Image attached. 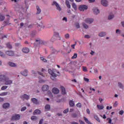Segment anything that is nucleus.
Instances as JSON below:
<instances>
[{"mask_svg":"<svg viewBox=\"0 0 124 124\" xmlns=\"http://www.w3.org/2000/svg\"><path fill=\"white\" fill-rule=\"evenodd\" d=\"M75 46H76V44H73L71 45V47L73 49H75Z\"/></svg>","mask_w":124,"mask_h":124,"instance_id":"0e129e2a","label":"nucleus"},{"mask_svg":"<svg viewBox=\"0 0 124 124\" xmlns=\"http://www.w3.org/2000/svg\"><path fill=\"white\" fill-rule=\"evenodd\" d=\"M20 120V115L16 114L13 115L11 118V121H18Z\"/></svg>","mask_w":124,"mask_h":124,"instance_id":"39448f33","label":"nucleus"},{"mask_svg":"<svg viewBox=\"0 0 124 124\" xmlns=\"http://www.w3.org/2000/svg\"><path fill=\"white\" fill-rule=\"evenodd\" d=\"M82 69H83V71H84V72H87V71H88V69L86 66H83Z\"/></svg>","mask_w":124,"mask_h":124,"instance_id":"a18cd8bd","label":"nucleus"},{"mask_svg":"<svg viewBox=\"0 0 124 124\" xmlns=\"http://www.w3.org/2000/svg\"><path fill=\"white\" fill-rule=\"evenodd\" d=\"M22 52L25 54H27L30 52V49L28 47H24L22 48Z\"/></svg>","mask_w":124,"mask_h":124,"instance_id":"2eb2a0df","label":"nucleus"},{"mask_svg":"<svg viewBox=\"0 0 124 124\" xmlns=\"http://www.w3.org/2000/svg\"><path fill=\"white\" fill-rule=\"evenodd\" d=\"M31 73H32V74H34V75L35 76H36V75L37 74L36 73V72H35V71H33V70L32 71Z\"/></svg>","mask_w":124,"mask_h":124,"instance_id":"052dcab7","label":"nucleus"},{"mask_svg":"<svg viewBox=\"0 0 124 124\" xmlns=\"http://www.w3.org/2000/svg\"><path fill=\"white\" fill-rule=\"evenodd\" d=\"M78 9L80 10V11H85V10H87V9H88V6L86 5H80Z\"/></svg>","mask_w":124,"mask_h":124,"instance_id":"7ed1b4c3","label":"nucleus"},{"mask_svg":"<svg viewBox=\"0 0 124 124\" xmlns=\"http://www.w3.org/2000/svg\"><path fill=\"white\" fill-rule=\"evenodd\" d=\"M93 13H94V14H95V15H97V14H98L99 13V9H98V8H93Z\"/></svg>","mask_w":124,"mask_h":124,"instance_id":"ddd939ff","label":"nucleus"},{"mask_svg":"<svg viewBox=\"0 0 124 124\" xmlns=\"http://www.w3.org/2000/svg\"><path fill=\"white\" fill-rule=\"evenodd\" d=\"M9 79L8 78L6 77V79L4 80L5 81V85H11L12 84V80Z\"/></svg>","mask_w":124,"mask_h":124,"instance_id":"423d86ee","label":"nucleus"},{"mask_svg":"<svg viewBox=\"0 0 124 124\" xmlns=\"http://www.w3.org/2000/svg\"><path fill=\"white\" fill-rule=\"evenodd\" d=\"M79 123L80 124H85V122H84V121H82V120H79Z\"/></svg>","mask_w":124,"mask_h":124,"instance_id":"69168bd1","label":"nucleus"},{"mask_svg":"<svg viewBox=\"0 0 124 124\" xmlns=\"http://www.w3.org/2000/svg\"><path fill=\"white\" fill-rule=\"evenodd\" d=\"M7 37V35H2V34H0V39H3V38H6Z\"/></svg>","mask_w":124,"mask_h":124,"instance_id":"72a5a7b5","label":"nucleus"},{"mask_svg":"<svg viewBox=\"0 0 124 124\" xmlns=\"http://www.w3.org/2000/svg\"><path fill=\"white\" fill-rule=\"evenodd\" d=\"M4 19H5V17L4 16L2 15H0V21H1V22H2L4 21Z\"/></svg>","mask_w":124,"mask_h":124,"instance_id":"c756f323","label":"nucleus"},{"mask_svg":"<svg viewBox=\"0 0 124 124\" xmlns=\"http://www.w3.org/2000/svg\"><path fill=\"white\" fill-rule=\"evenodd\" d=\"M94 118L95 120H96L98 122V123H100V120H99V118H98V117L96 115H94Z\"/></svg>","mask_w":124,"mask_h":124,"instance_id":"4c0bfd02","label":"nucleus"},{"mask_svg":"<svg viewBox=\"0 0 124 124\" xmlns=\"http://www.w3.org/2000/svg\"><path fill=\"white\" fill-rule=\"evenodd\" d=\"M72 116L73 118H77V114L76 113L72 114Z\"/></svg>","mask_w":124,"mask_h":124,"instance_id":"864d4df0","label":"nucleus"},{"mask_svg":"<svg viewBox=\"0 0 124 124\" xmlns=\"http://www.w3.org/2000/svg\"><path fill=\"white\" fill-rule=\"evenodd\" d=\"M48 72L51 76L50 77V78L53 81H55L56 80V78L57 76H60L61 74H60V72H58V71L55 69H53L52 70L51 69H48Z\"/></svg>","mask_w":124,"mask_h":124,"instance_id":"f257e3e1","label":"nucleus"},{"mask_svg":"<svg viewBox=\"0 0 124 124\" xmlns=\"http://www.w3.org/2000/svg\"><path fill=\"white\" fill-rule=\"evenodd\" d=\"M118 86L120 89H124V85H123L120 82H118Z\"/></svg>","mask_w":124,"mask_h":124,"instance_id":"79ce46f5","label":"nucleus"},{"mask_svg":"<svg viewBox=\"0 0 124 124\" xmlns=\"http://www.w3.org/2000/svg\"><path fill=\"white\" fill-rule=\"evenodd\" d=\"M64 36H65V38H66V39H69V37H70V36L69 35V34H68V33L65 34Z\"/></svg>","mask_w":124,"mask_h":124,"instance_id":"a19ab883","label":"nucleus"},{"mask_svg":"<svg viewBox=\"0 0 124 124\" xmlns=\"http://www.w3.org/2000/svg\"><path fill=\"white\" fill-rule=\"evenodd\" d=\"M65 4L68 9H70V8H71V6L70 5V4H69V1L66 0L65 1Z\"/></svg>","mask_w":124,"mask_h":124,"instance_id":"5701e85b","label":"nucleus"},{"mask_svg":"<svg viewBox=\"0 0 124 124\" xmlns=\"http://www.w3.org/2000/svg\"><path fill=\"white\" fill-rule=\"evenodd\" d=\"M26 110H27V107H23V108H21V111H26Z\"/></svg>","mask_w":124,"mask_h":124,"instance_id":"3c124183","label":"nucleus"},{"mask_svg":"<svg viewBox=\"0 0 124 124\" xmlns=\"http://www.w3.org/2000/svg\"><path fill=\"white\" fill-rule=\"evenodd\" d=\"M69 103L71 107H74V106H75V104H74V101H73V100H70Z\"/></svg>","mask_w":124,"mask_h":124,"instance_id":"a878e982","label":"nucleus"},{"mask_svg":"<svg viewBox=\"0 0 124 124\" xmlns=\"http://www.w3.org/2000/svg\"><path fill=\"white\" fill-rule=\"evenodd\" d=\"M35 41L37 42L38 44H42V45H47V43H48V41L40 39H36Z\"/></svg>","mask_w":124,"mask_h":124,"instance_id":"f03ea898","label":"nucleus"},{"mask_svg":"<svg viewBox=\"0 0 124 124\" xmlns=\"http://www.w3.org/2000/svg\"><path fill=\"white\" fill-rule=\"evenodd\" d=\"M68 111H69V109H65L63 111V113L64 114H66V113H68Z\"/></svg>","mask_w":124,"mask_h":124,"instance_id":"5fc2aeb1","label":"nucleus"},{"mask_svg":"<svg viewBox=\"0 0 124 124\" xmlns=\"http://www.w3.org/2000/svg\"><path fill=\"white\" fill-rule=\"evenodd\" d=\"M43 92H47L49 90V86L47 85H44L42 88Z\"/></svg>","mask_w":124,"mask_h":124,"instance_id":"9d476101","label":"nucleus"},{"mask_svg":"<svg viewBox=\"0 0 124 124\" xmlns=\"http://www.w3.org/2000/svg\"><path fill=\"white\" fill-rule=\"evenodd\" d=\"M77 53H75L74 55L72 57V59H76L77 58Z\"/></svg>","mask_w":124,"mask_h":124,"instance_id":"09e8293b","label":"nucleus"},{"mask_svg":"<svg viewBox=\"0 0 124 124\" xmlns=\"http://www.w3.org/2000/svg\"><path fill=\"white\" fill-rule=\"evenodd\" d=\"M41 61H43L44 62H47V60H46L45 58H44L43 57H41L40 58Z\"/></svg>","mask_w":124,"mask_h":124,"instance_id":"de8ad7c7","label":"nucleus"},{"mask_svg":"<svg viewBox=\"0 0 124 124\" xmlns=\"http://www.w3.org/2000/svg\"><path fill=\"white\" fill-rule=\"evenodd\" d=\"M50 50L51 51V54H58V53H59V51L56 50L53 47L50 48Z\"/></svg>","mask_w":124,"mask_h":124,"instance_id":"a211bd4d","label":"nucleus"},{"mask_svg":"<svg viewBox=\"0 0 124 124\" xmlns=\"http://www.w3.org/2000/svg\"><path fill=\"white\" fill-rule=\"evenodd\" d=\"M45 82V80L44 79H41L39 80V83H44Z\"/></svg>","mask_w":124,"mask_h":124,"instance_id":"e2e57ef3","label":"nucleus"},{"mask_svg":"<svg viewBox=\"0 0 124 124\" xmlns=\"http://www.w3.org/2000/svg\"><path fill=\"white\" fill-rule=\"evenodd\" d=\"M10 106V104L8 103H5L3 104V108L4 109H6V108H8Z\"/></svg>","mask_w":124,"mask_h":124,"instance_id":"aec40b11","label":"nucleus"},{"mask_svg":"<svg viewBox=\"0 0 124 124\" xmlns=\"http://www.w3.org/2000/svg\"><path fill=\"white\" fill-rule=\"evenodd\" d=\"M84 80L85 82H87V83H89V81H90V79H89V78H84Z\"/></svg>","mask_w":124,"mask_h":124,"instance_id":"603ef678","label":"nucleus"},{"mask_svg":"<svg viewBox=\"0 0 124 124\" xmlns=\"http://www.w3.org/2000/svg\"><path fill=\"white\" fill-rule=\"evenodd\" d=\"M4 100L3 98L0 97V102H2Z\"/></svg>","mask_w":124,"mask_h":124,"instance_id":"338daca9","label":"nucleus"},{"mask_svg":"<svg viewBox=\"0 0 124 124\" xmlns=\"http://www.w3.org/2000/svg\"><path fill=\"white\" fill-rule=\"evenodd\" d=\"M75 25L76 26V28H77V29H80V24H79V23L76 22Z\"/></svg>","mask_w":124,"mask_h":124,"instance_id":"58836bf2","label":"nucleus"},{"mask_svg":"<svg viewBox=\"0 0 124 124\" xmlns=\"http://www.w3.org/2000/svg\"><path fill=\"white\" fill-rule=\"evenodd\" d=\"M6 46L7 48H9V49H12V45L10 44V43H8L6 44Z\"/></svg>","mask_w":124,"mask_h":124,"instance_id":"2f4dec72","label":"nucleus"},{"mask_svg":"<svg viewBox=\"0 0 124 124\" xmlns=\"http://www.w3.org/2000/svg\"><path fill=\"white\" fill-rule=\"evenodd\" d=\"M46 111H49L51 109V106L49 105H46L45 107Z\"/></svg>","mask_w":124,"mask_h":124,"instance_id":"393cba45","label":"nucleus"},{"mask_svg":"<svg viewBox=\"0 0 124 124\" xmlns=\"http://www.w3.org/2000/svg\"><path fill=\"white\" fill-rule=\"evenodd\" d=\"M97 107L98 109H100L101 110H102V109H103V108H104V107L103 106L99 105H97Z\"/></svg>","mask_w":124,"mask_h":124,"instance_id":"c9c22d12","label":"nucleus"},{"mask_svg":"<svg viewBox=\"0 0 124 124\" xmlns=\"http://www.w3.org/2000/svg\"><path fill=\"white\" fill-rule=\"evenodd\" d=\"M36 7L37 9V14H40V13H41V9L38 6H36Z\"/></svg>","mask_w":124,"mask_h":124,"instance_id":"b1692460","label":"nucleus"},{"mask_svg":"<svg viewBox=\"0 0 124 124\" xmlns=\"http://www.w3.org/2000/svg\"><path fill=\"white\" fill-rule=\"evenodd\" d=\"M101 4H102L103 6H107V5H108V1L106 0H102Z\"/></svg>","mask_w":124,"mask_h":124,"instance_id":"dca6fc26","label":"nucleus"},{"mask_svg":"<svg viewBox=\"0 0 124 124\" xmlns=\"http://www.w3.org/2000/svg\"><path fill=\"white\" fill-rule=\"evenodd\" d=\"M0 56L2 57V58H5V54L0 51Z\"/></svg>","mask_w":124,"mask_h":124,"instance_id":"ea45409f","label":"nucleus"},{"mask_svg":"<svg viewBox=\"0 0 124 124\" xmlns=\"http://www.w3.org/2000/svg\"><path fill=\"white\" fill-rule=\"evenodd\" d=\"M106 35V33L104 32H101L100 33H99L98 36H100V37H103V36H105Z\"/></svg>","mask_w":124,"mask_h":124,"instance_id":"bb28decb","label":"nucleus"},{"mask_svg":"<svg viewBox=\"0 0 124 124\" xmlns=\"http://www.w3.org/2000/svg\"><path fill=\"white\" fill-rule=\"evenodd\" d=\"M118 106V103H117V102H115L113 104V107H117Z\"/></svg>","mask_w":124,"mask_h":124,"instance_id":"680f3d73","label":"nucleus"},{"mask_svg":"<svg viewBox=\"0 0 124 124\" xmlns=\"http://www.w3.org/2000/svg\"><path fill=\"white\" fill-rule=\"evenodd\" d=\"M54 36H56V37H59L60 36V33L58 32H55L54 33Z\"/></svg>","mask_w":124,"mask_h":124,"instance_id":"37998d69","label":"nucleus"},{"mask_svg":"<svg viewBox=\"0 0 124 124\" xmlns=\"http://www.w3.org/2000/svg\"><path fill=\"white\" fill-rule=\"evenodd\" d=\"M41 114V111L39 109H35L33 112V115H39Z\"/></svg>","mask_w":124,"mask_h":124,"instance_id":"6ab92c4d","label":"nucleus"},{"mask_svg":"<svg viewBox=\"0 0 124 124\" xmlns=\"http://www.w3.org/2000/svg\"><path fill=\"white\" fill-rule=\"evenodd\" d=\"M124 112V110H121L119 111V114L120 115H123Z\"/></svg>","mask_w":124,"mask_h":124,"instance_id":"13d9d810","label":"nucleus"},{"mask_svg":"<svg viewBox=\"0 0 124 124\" xmlns=\"http://www.w3.org/2000/svg\"><path fill=\"white\" fill-rule=\"evenodd\" d=\"M31 101L32 102V103H34V104H39V101H38V100H37L35 98H31Z\"/></svg>","mask_w":124,"mask_h":124,"instance_id":"9b49d317","label":"nucleus"},{"mask_svg":"<svg viewBox=\"0 0 124 124\" xmlns=\"http://www.w3.org/2000/svg\"><path fill=\"white\" fill-rule=\"evenodd\" d=\"M20 98L22 99V100H24L26 99V100H29L30 99V96L27 95L26 94H25L24 95H22L20 96Z\"/></svg>","mask_w":124,"mask_h":124,"instance_id":"6e6552de","label":"nucleus"},{"mask_svg":"<svg viewBox=\"0 0 124 124\" xmlns=\"http://www.w3.org/2000/svg\"><path fill=\"white\" fill-rule=\"evenodd\" d=\"M82 26H83V28L86 29H87L89 28V26L85 23H82Z\"/></svg>","mask_w":124,"mask_h":124,"instance_id":"473e14b6","label":"nucleus"},{"mask_svg":"<svg viewBox=\"0 0 124 124\" xmlns=\"http://www.w3.org/2000/svg\"><path fill=\"white\" fill-rule=\"evenodd\" d=\"M61 89L62 94H65L66 93V92L65 91V88H64V87H63V86H61Z\"/></svg>","mask_w":124,"mask_h":124,"instance_id":"412c9836","label":"nucleus"},{"mask_svg":"<svg viewBox=\"0 0 124 124\" xmlns=\"http://www.w3.org/2000/svg\"><path fill=\"white\" fill-rule=\"evenodd\" d=\"M42 123H43V119H41V120L39 121V124H42Z\"/></svg>","mask_w":124,"mask_h":124,"instance_id":"774afa93","label":"nucleus"},{"mask_svg":"<svg viewBox=\"0 0 124 124\" xmlns=\"http://www.w3.org/2000/svg\"><path fill=\"white\" fill-rule=\"evenodd\" d=\"M55 40H56V38H55L54 37H52L50 40V41H51V42H54Z\"/></svg>","mask_w":124,"mask_h":124,"instance_id":"6e6d98bb","label":"nucleus"},{"mask_svg":"<svg viewBox=\"0 0 124 124\" xmlns=\"http://www.w3.org/2000/svg\"><path fill=\"white\" fill-rule=\"evenodd\" d=\"M36 27H37V28H38L39 31H41V30H42V29H44V28H45V26L43 25L42 23H41L39 25L37 24Z\"/></svg>","mask_w":124,"mask_h":124,"instance_id":"f8f14e48","label":"nucleus"},{"mask_svg":"<svg viewBox=\"0 0 124 124\" xmlns=\"http://www.w3.org/2000/svg\"><path fill=\"white\" fill-rule=\"evenodd\" d=\"M77 107H78L79 108H81V107H82V104H81V103H78L77 104Z\"/></svg>","mask_w":124,"mask_h":124,"instance_id":"8fccbe9b","label":"nucleus"},{"mask_svg":"<svg viewBox=\"0 0 124 124\" xmlns=\"http://www.w3.org/2000/svg\"><path fill=\"white\" fill-rule=\"evenodd\" d=\"M8 93L7 92H4L1 93L0 95H1L2 96H3L4 95H7V94Z\"/></svg>","mask_w":124,"mask_h":124,"instance_id":"49530a36","label":"nucleus"},{"mask_svg":"<svg viewBox=\"0 0 124 124\" xmlns=\"http://www.w3.org/2000/svg\"><path fill=\"white\" fill-rule=\"evenodd\" d=\"M31 120L32 121H36V120H37V117L35 116H33L31 117Z\"/></svg>","mask_w":124,"mask_h":124,"instance_id":"e433bc0d","label":"nucleus"},{"mask_svg":"<svg viewBox=\"0 0 124 124\" xmlns=\"http://www.w3.org/2000/svg\"><path fill=\"white\" fill-rule=\"evenodd\" d=\"M8 65H9L10 66H12V67H16V66H17L16 64H15V63L12 62H9L8 63Z\"/></svg>","mask_w":124,"mask_h":124,"instance_id":"4be33fe9","label":"nucleus"},{"mask_svg":"<svg viewBox=\"0 0 124 124\" xmlns=\"http://www.w3.org/2000/svg\"><path fill=\"white\" fill-rule=\"evenodd\" d=\"M85 22L87 24H93V19L88 18L85 19Z\"/></svg>","mask_w":124,"mask_h":124,"instance_id":"0eeeda50","label":"nucleus"},{"mask_svg":"<svg viewBox=\"0 0 124 124\" xmlns=\"http://www.w3.org/2000/svg\"><path fill=\"white\" fill-rule=\"evenodd\" d=\"M85 38H91V36L89 35H85L84 36Z\"/></svg>","mask_w":124,"mask_h":124,"instance_id":"4d7b16f0","label":"nucleus"},{"mask_svg":"<svg viewBox=\"0 0 124 124\" xmlns=\"http://www.w3.org/2000/svg\"><path fill=\"white\" fill-rule=\"evenodd\" d=\"M21 74L24 76H28V70H24V72H21Z\"/></svg>","mask_w":124,"mask_h":124,"instance_id":"c85d7f7f","label":"nucleus"},{"mask_svg":"<svg viewBox=\"0 0 124 124\" xmlns=\"http://www.w3.org/2000/svg\"><path fill=\"white\" fill-rule=\"evenodd\" d=\"M83 119H84L85 122L87 124H92V123H91V122H90V121H89V120H88V119H87V118H86V117H85V116L83 117Z\"/></svg>","mask_w":124,"mask_h":124,"instance_id":"cd10ccee","label":"nucleus"},{"mask_svg":"<svg viewBox=\"0 0 124 124\" xmlns=\"http://www.w3.org/2000/svg\"><path fill=\"white\" fill-rule=\"evenodd\" d=\"M107 120H108V124H111L112 123V120L110 118H107Z\"/></svg>","mask_w":124,"mask_h":124,"instance_id":"bf43d9fd","label":"nucleus"},{"mask_svg":"<svg viewBox=\"0 0 124 124\" xmlns=\"http://www.w3.org/2000/svg\"><path fill=\"white\" fill-rule=\"evenodd\" d=\"M52 5H55L56 7H57V10H59V11H61V7L60 6V5H59V4H58V3H57V2L53 1V2L52 3Z\"/></svg>","mask_w":124,"mask_h":124,"instance_id":"1a4fd4ad","label":"nucleus"},{"mask_svg":"<svg viewBox=\"0 0 124 124\" xmlns=\"http://www.w3.org/2000/svg\"><path fill=\"white\" fill-rule=\"evenodd\" d=\"M114 16L112 14H110L108 16V20H112L114 18Z\"/></svg>","mask_w":124,"mask_h":124,"instance_id":"7c9ffc66","label":"nucleus"},{"mask_svg":"<svg viewBox=\"0 0 124 124\" xmlns=\"http://www.w3.org/2000/svg\"><path fill=\"white\" fill-rule=\"evenodd\" d=\"M72 7L73 8H74L75 10H77V6L76 5V4H75V3H72Z\"/></svg>","mask_w":124,"mask_h":124,"instance_id":"f704fd0d","label":"nucleus"},{"mask_svg":"<svg viewBox=\"0 0 124 124\" xmlns=\"http://www.w3.org/2000/svg\"><path fill=\"white\" fill-rule=\"evenodd\" d=\"M6 55H7V56H9L10 57H13L14 55H15V53L14 51L13 50H7L5 52Z\"/></svg>","mask_w":124,"mask_h":124,"instance_id":"20e7f679","label":"nucleus"},{"mask_svg":"<svg viewBox=\"0 0 124 124\" xmlns=\"http://www.w3.org/2000/svg\"><path fill=\"white\" fill-rule=\"evenodd\" d=\"M6 78V77L4 75H0V82H2V81H4Z\"/></svg>","mask_w":124,"mask_h":124,"instance_id":"f3484780","label":"nucleus"},{"mask_svg":"<svg viewBox=\"0 0 124 124\" xmlns=\"http://www.w3.org/2000/svg\"><path fill=\"white\" fill-rule=\"evenodd\" d=\"M7 88H8V87L6 86H3L1 88V90L2 91H4V90H6V89H7Z\"/></svg>","mask_w":124,"mask_h":124,"instance_id":"c03bdc74","label":"nucleus"},{"mask_svg":"<svg viewBox=\"0 0 124 124\" xmlns=\"http://www.w3.org/2000/svg\"><path fill=\"white\" fill-rule=\"evenodd\" d=\"M52 93H54L55 94H57V93H60V90L57 88H54L52 89Z\"/></svg>","mask_w":124,"mask_h":124,"instance_id":"4468645a","label":"nucleus"}]
</instances>
